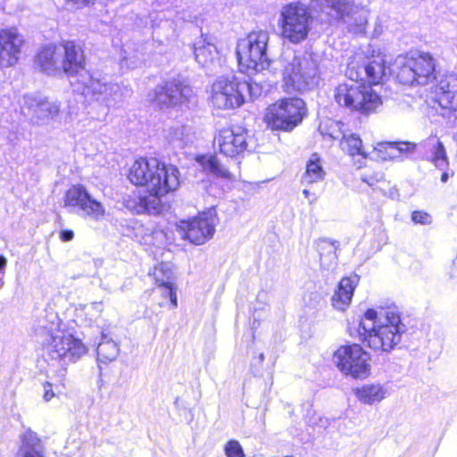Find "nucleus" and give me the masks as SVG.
Segmentation results:
<instances>
[{
	"label": "nucleus",
	"mask_w": 457,
	"mask_h": 457,
	"mask_svg": "<svg viewBox=\"0 0 457 457\" xmlns=\"http://www.w3.org/2000/svg\"><path fill=\"white\" fill-rule=\"evenodd\" d=\"M128 180L145 195L139 196L140 207L147 212H160L162 197L175 192L180 186L178 167L157 158H137L127 172Z\"/></svg>",
	"instance_id": "obj_1"
},
{
	"label": "nucleus",
	"mask_w": 457,
	"mask_h": 457,
	"mask_svg": "<svg viewBox=\"0 0 457 457\" xmlns=\"http://www.w3.org/2000/svg\"><path fill=\"white\" fill-rule=\"evenodd\" d=\"M348 332L367 348L376 353H389L401 342L404 332L400 313L391 308L367 309Z\"/></svg>",
	"instance_id": "obj_2"
},
{
	"label": "nucleus",
	"mask_w": 457,
	"mask_h": 457,
	"mask_svg": "<svg viewBox=\"0 0 457 457\" xmlns=\"http://www.w3.org/2000/svg\"><path fill=\"white\" fill-rule=\"evenodd\" d=\"M269 40L267 31L255 30L238 41L237 56L242 72L251 76L270 67V61L267 54Z\"/></svg>",
	"instance_id": "obj_3"
},
{
	"label": "nucleus",
	"mask_w": 457,
	"mask_h": 457,
	"mask_svg": "<svg viewBox=\"0 0 457 457\" xmlns=\"http://www.w3.org/2000/svg\"><path fill=\"white\" fill-rule=\"evenodd\" d=\"M254 88H257V86L240 80L235 75L221 76L217 78L211 87L210 101L217 109L238 108L245 101L253 98Z\"/></svg>",
	"instance_id": "obj_4"
},
{
	"label": "nucleus",
	"mask_w": 457,
	"mask_h": 457,
	"mask_svg": "<svg viewBox=\"0 0 457 457\" xmlns=\"http://www.w3.org/2000/svg\"><path fill=\"white\" fill-rule=\"evenodd\" d=\"M311 21L312 13L305 4L291 3L285 5L278 18L281 37L292 44L301 43L309 34Z\"/></svg>",
	"instance_id": "obj_5"
},
{
	"label": "nucleus",
	"mask_w": 457,
	"mask_h": 457,
	"mask_svg": "<svg viewBox=\"0 0 457 457\" xmlns=\"http://www.w3.org/2000/svg\"><path fill=\"white\" fill-rule=\"evenodd\" d=\"M307 114L306 104L299 97H285L267 108L266 120L273 128L291 131Z\"/></svg>",
	"instance_id": "obj_6"
},
{
	"label": "nucleus",
	"mask_w": 457,
	"mask_h": 457,
	"mask_svg": "<svg viewBox=\"0 0 457 457\" xmlns=\"http://www.w3.org/2000/svg\"><path fill=\"white\" fill-rule=\"evenodd\" d=\"M217 220V214L214 212L204 211L191 218L179 220L176 229L181 239L195 245H202L213 237Z\"/></svg>",
	"instance_id": "obj_7"
},
{
	"label": "nucleus",
	"mask_w": 457,
	"mask_h": 457,
	"mask_svg": "<svg viewBox=\"0 0 457 457\" xmlns=\"http://www.w3.org/2000/svg\"><path fill=\"white\" fill-rule=\"evenodd\" d=\"M321 12L331 17L342 20L347 25L348 31L359 35L363 34L368 23V12L354 6L346 0H316Z\"/></svg>",
	"instance_id": "obj_8"
},
{
	"label": "nucleus",
	"mask_w": 457,
	"mask_h": 457,
	"mask_svg": "<svg viewBox=\"0 0 457 457\" xmlns=\"http://www.w3.org/2000/svg\"><path fill=\"white\" fill-rule=\"evenodd\" d=\"M336 365L339 370L353 378L369 376L370 354L356 343L340 345L334 353Z\"/></svg>",
	"instance_id": "obj_9"
},
{
	"label": "nucleus",
	"mask_w": 457,
	"mask_h": 457,
	"mask_svg": "<svg viewBox=\"0 0 457 457\" xmlns=\"http://www.w3.org/2000/svg\"><path fill=\"white\" fill-rule=\"evenodd\" d=\"M399 145H349L347 153L357 169L366 166L368 162H387L399 158L403 152L412 151L416 145H407L406 149Z\"/></svg>",
	"instance_id": "obj_10"
},
{
	"label": "nucleus",
	"mask_w": 457,
	"mask_h": 457,
	"mask_svg": "<svg viewBox=\"0 0 457 457\" xmlns=\"http://www.w3.org/2000/svg\"><path fill=\"white\" fill-rule=\"evenodd\" d=\"M77 81L80 84L79 89L86 98L101 103L102 113L97 119L104 118L108 113L109 105L118 95L119 85L95 78L88 71L80 73Z\"/></svg>",
	"instance_id": "obj_11"
},
{
	"label": "nucleus",
	"mask_w": 457,
	"mask_h": 457,
	"mask_svg": "<svg viewBox=\"0 0 457 457\" xmlns=\"http://www.w3.org/2000/svg\"><path fill=\"white\" fill-rule=\"evenodd\" d=\"M284 87L287 92L309 91L313 85L312 61L294 56L283 69Z\"/></svg>",
	"instance_id": "obj_12"
},
{
	"label": "nucleus",
	"mask_w": 457,
	"mask_h": 457,
	"mask_svg": "<svg viewBox=\"0 0 457 457\" xmlns=\"http://www.w3.org/2000/svg\"><path fill=\"white\" fill-rule=\"evenodd\" d=\"M44 347L48 357L54 361L68 359L75 361L87 352V347L81 339L71 333L52 335Z\"/></svg>",
	"instance_id": "obj_13"
},
{
	"label": "nucleus",
	"mask_w": 457,
	"mask_h": 457,
	"mask_svg": "<svg viewBox=\"0 0 457 457\" xmlns=\"http://www.w3.org/2000/svg\"><path fill=\"white\" fill-rule=\"evenodd\" d=\"M63 206L80 211L86 216L98 220L104 217V204L92 197L82 184L71 185L64 193Z\"/></svg>",
	"instance_id": "obj_14"
},
{
	"label": "nucleus",
	"mask_w": 457,
	"mask_h": 457,
	"mask_svg": "<svg viewBox=\"0 0 457 457\" xmlns=\"http://www.w3.org/2000/svg\"><path fill=\"white\" fill-rule=\"evenodd\" d=\"M193 87L180 81H167L154 89L153 102L161 109L187 105L195 102Z\"/></svg>",
	"instance_id": "obj_15"
},
{
	"label": "nucleus",
	"mask_w": 457,
	"mask_h": 457,
	"mask_svg": "<svg viewBox=\"0 0 457 457\" xmlns=\"http://www.w3.org/2000/svg\"><path fill=\"white\" fill-rule=\"evenodd\" d=\"M21 112L31 122L42 125L58 116L60 104L38 95L27 94L22 98Z\"/></svg>",
	"instance_id": "obj_16"
},
{
	"label": "nucleus",
	"mask_w": 457,
	"mask_h": 457,
	"mask_svg": "<svg viewBox=\"0 0 457 457\" xmlns=\"http://www.w3.org/2000/svg\"><path fill=\"white\" fill-rule=\"evenodd\" d=\"M345 75L353 82L363 81L378 85L386 76V67L382 59H368L361 65L352 61L347 65Z\"/></svg>",
	"instance_id": "obj_17"
},
{
	"label": "nucleus",
	"mask_w": 457,
	"mask_h": 457,
	"mask_svg": "<svg viewBox=\"0 0 457 457\" xmlns=\"http://www.w3.org/2000/svg\"><path fill=\"white\" fill-rule=\"evenodd\" d=\"M434 101L445 111L457 112V75L441 76L433 89Z\"/></svg>",
	"instance_id": "obj_18"
},
{
	"label": "nucleus",
	"mask_w": 457,
	"mask_h": 457,
	"mask_svg": "<svg viewBox=\"0 0 457 457\" xmlns=\"http://www.w3.org/2000/svg\"><path fill=\"white\" fill-rule=\"evenodd\" d=\"M23 37L16 29L0 31V67L12 66L19 60Z\"/></svg>",
	"instance_id": "obj_19"
},
{
	"label": "nucleus",
	"mask_w": 457,
	"mask_h": 457,
	"mask_svg": "<svg viewBox=\"0 0 457 457\" xmlns=\"http://www.w3.org/2000/svg\"><path fill=\"white\" fill-rule=\"evenodd\" d=\"M62 53V63L63 73L78 79L85 71V57L81 47L71 40H63L59 44Z\"/></svg>",
	"instance_id": "obj_20"
},
{
	"label": "nucleus",
	"mask_w": 457,
	"mask_h": 457,
	"mask_svg": "<svg viewBox=\"0 0 457 457\" xmlns=\"http://www.w3.org/2000/svg\"><path fill=\"white\" fill-rule=\"evenodd\" d=\"M358 284L359 276L355 273L343 277L331 297L332 306L338 311H345L352 303Z\"/></svg>",
	"instance_id": "obj_21"
},
{
	"label": "nucleus",
	"mask_w": 457,
	"mask_h": 457,
	"mask_svg": "<svg viewBox=\"0 0 457 457\" xmlns=\"http://www.w3.org/2000/svg\"><path fill=\"white\" fill-rule=\"evenodd\" d=\"M363 86L353 81L350 85H339L335 95L336 101L340 105L363 112Z\"/></svg>",
	"instance_id": "obj_22"
},
{
	"label": "nucleus",
	"mask_w": 457,
	"mask_h": 457,
	"mask_svg": "<svg viewBox=\"0 0 457 457\" xmlns=\"http://www.w3.org/2000/svg\"><path fill=\"white\" fill-rule=\"evenodd\" d=\"M413 71L417 74V84L427 85L436 79L435 60L428 53H416L410 56Z\"/></svg>",
	"instance_id": "obj_23"
},
{
	"label": "nucleus",
	"mask_w": 457,
	"mask_h": 457,
	"mask_svg": "<svg viewBox=\"0 0 457 457\" xmlns=\"http://www.w3.org/2000/svg\"><path fill=\"white\" fill-rule=\"evenodd\" d=\"M37 63L41 70L49 75L62 74V53L59 45H49L42 48L37 54Z\"/></svg>",
	"instance_id": "obj_24"
},
{
	"label": "nucleus",
	"mask_w": 457,
	"mask_h": 457,
	"mask_svg": "<svg viewBox=\"0 0 457 457\" xmlns=\"http://www.w3.org/2000/svg\"><path fill=\"white\" fill-rule=\"evenodd\" d=\"M343 124L338 121L328 119L320 123L319 132L320 140L324 141H339L340 143H349L350 141L361 143V139L358 135L353 133H345L343 130Z\"/></svg>",
	"instance_id": "obj_25"
},
{
	"label": "nucleus",
	"mask_w": 457,
	"mask_h": 457,
	"mask_svg": "<svg viewBox=\"0 0 457 457\" xmlns=\"http://www.w3.org/2000/svg\"><path fill=\"white\" fill-rule=\"evenodd\" d=\"M195 61L204 68L212 69L219 62L217 47L211 43L199 39L194 44Z\"/></svg>",
	"instance_id": "obj_26"
},
{
	"label": "nucleus",
	"mask_w": 457,
	"mask_h": 457,
	"mask_svg": "<svg viewBox=\"0 0 457 457\" xmlns=\"http://www.w3.org/2000/svg\"><path fill=\"white\" fill-rule=\"evenodd\" d=\"M195 160L204 168H207L213 176L228 181L235 179V176L228 167L218 159L216 155L201 154L197 155Z\"/></svg>",
	"instance_id": "obj_27"
},
{
	"label": "nucleus",
	"mask_w": 457,
	"mask_h": 457,
	"mask_svg": "<svg viewBox=\"0 0 457 457\" xmlns=\"http://www.w3.org/2000/svg\"><path fill=\"white\" fill-rule=\"evenodd\" d=\"M357 399L365 404H374L385 398L386 391L379 384H366L353 388Z\"/></svg>",
	"instance_id": "obj_28"
},
{
	"label": "nucleus",
	"mask_w": 457,
	"mask_h": 457,
	"mask_svg": "<svg viewBox=\"0 0 457 457\" xmlns=\"http://www.w3.org/2000/svg\"><path fill=\"white\" fill-rule=\"evenodd\" d=\"M150 276L153 278L154 286L176 285L173 267L168 262L155 264Z\"/></svg>",
	"instance_id": "obj_29"
},
{
	"label": "nucleus",
	"mask_w": 457,
	"mask_h": 457,
	"mask_svg": "<svg viewBox=\"0 0 457 457\" xmlns=\"http://www.w3.org/2000/svg\"><path fill=\"white\" fill-rule=\"evenodd\" d=\"M361 180L373 190H378L381 193H386L390 187V181L386 179L382 170L378 168L365 171L361 175Z\"/></svg>",
	"instance_id": "obj_30"
},
{
	"label": "nucleus",
	"mask_w": 457,
	"mask_h": 457,
	"mask_svg": "<svg viewBox=\"0 0 457 457\" xmlns=\"http://www.w3.org/2000/svg\"><path fill=\"white\" fill-rule=\"evenodd\" d=\"M316 250L320 255V267H329L337 262V250L335 243L321 239L318 242Z\"/></svg>",
	"instance_id": "obj_31"
},
{
	"label": "nucleus",
	"mask_w": 457,
	"mask_h": 457,
	"mask_svg": "<svg viewBox=\"0 0 457 457\" xmlns=\"http://www.w3.org/2000/svg\"><path fill=\"white\" fill-rule=\"evenodd\" d=\"M155 289L159 290L156 303L160 307H178L177 285L154 286L152 291Z\"/></svg>",
	"instance_id": "obj_32"
},
{
	"label": "nucleus",
	"mask_w": 457,
	"mask_h": 457,
	"mask_svg": "<svg viewBox=\"0 0 457 457\" xmlns=\"http://www.w3.org/2000/svg\"><path fill=\"white\" fill-rule=\"evenodd\" d=\"M399 70L396 73L398 81L404 85H414L417 83L416 73L413 71L411 59L410 56L402 57L397 60Z\"/></svg>",
	"instance_id": "obj_33"
},
{
	"label": "nucleus",
	"mask_w": 457,
	"mask_h": 457,
	"mask_svg": "<svg viewBox=\"0 0 457 457\" xmlns=\"http://www.w3.org/2000/svg\"><path fill=\"white\" fill-rule=\"evenodd\" d=\"M246 136L242 128L237 127L223 128L215 137L214 141L217 143H246Z\"/></svg>",
	"instance_id": "obj_34"
},
{
	"label": "nucleus",
	"mask_w": 457,
	"mask_h": 457,
	"mask_svg": "<svg viewBox=\"0 0 457 457\" xmlns=\"http://www.w3.org/2000/svg\"><path fill=\"white\" fill-rule=\"evenodd\" d=\"M164 138L170 143L184 140L189 141L191 140L190 129L181 125L170 127L165 130Z\"/></svg>",
	"instance_id": "obj_35"
},
{
	"label": "nucleus",
	"mask_w": 457,
	"mask_h": 457,
	"mask_svg": "<svg viewBox=\"0 0 457 457\" xmlns=\"http://www.w3.org/2000/svg\"><path fill=\"white\" fill-rule=\"evenodd\" d=\"M363 112L375 111L381 104L380 96L370 86H363Z\"/></svg>",
	"instance_id": "obj_36"
},
{
	"label": "nucleus",
	"mask_w": 457,
	"mask_h": 457,
	"mask_svg": "<svg viewBox=\"0 0 457 457\" xmlns=\"http://www.w3.org/2000/svg\"><path fill=\"white\" fill-rule=\"evenodd\" d=\"M247 145H220V152L227 158H237L246 149Z\"/></svg>",
	"instance_id": "obj_37"
},
{
	"label": "nucleus",
	"mask_w": 457,
	"mask_h": 457,
	"mask_svg": "<svg viewBox=\"0 0 457 457\" xmlns=\"http://www.w3.org/2000/svg\"><path fill=\"white\" fill-rule=\"evenodd\" d=\"M224 452L227 457H245L241 445L236 439H230L227 442Z\"/></svg>",
	"instance_id": "obj_38"
},
{
	"label": "nucleus",
	"mask_w": 457,
	"mask_h": 457,
	"mask_svg": "<svg viewBox=\"0 0 457 457\" xmlns=\"http://www.w3.org/2000/svg\"><path fill=\"white\" fill-rule=\"evenodd\" d=\"M431 160L437 167L446 168L448 166L449 162L444 145H436Z\"/></svg>",
	"instance_id": "obj_39"
},
{
	"label": "nucleus",
	"mask_w": 457,
	"mask_h": 457,
	"mask_svg": "<svg viewBox=\"0 0 457 457\" xmlns=\"http://www.w3.org/2000/svg\"><path fill=\"white\" fill-rule=\"evenodd\" d=\"M21 443L24 447H34L40 445L41 440L37 437V434L30 429L26 430L21 436Z\"/></svg>",
	"instance_id": "obj_40"
},
{
	"label": "nucleus",
	"mask_w": 457,
	"mask_h": 457,
	"mask_svg": "<svg viewBox=\"0 0 457 457\" xmlns=\"http://www.w3.org/2000/svg\"><path fill=\"white\" fill-rule=\"evenodd\" d=\"M411 220L415 223H420L421 225H428L432 222L431 215L425 211H413L411 212Z\"/></svg>",
	"instance_id": "obj_41"
},
{
	"label": "nucleus",
	"mask_w": 457,
	"mask_h": 457,
	"mask_svg": "<svg viewBox=\"0 0 457 457\" xmlns=\"http://www.w3.org/2000/svg\"><path fill=\"white\" fill-rule=\"evenodd\" d=\"M314 161L309 160L306 165V170L302 177V183L305 185H312L314 181Z\"/></svg>",
	"instance_id": "obj_42"
},
{
	"label": "nucleus",
	"mask_w": 457,
	"mask_h": 457,
	"mask_svg": "<svg viewBox=\"0 0 457 457\" xmlns=\"http://www.w3.org/2000/svg\"><path fill=\"white\" fill-rule=\"evenodd\" d=\"M42 386L44 388V400L46 402L51 401L55 396V394L53 390V384L50 383L49 381H45Z\"/></svg>",
	"instance_id": "obj_43"
},
{
	"label": "nucleus",
	"mask_w": 457,
	"mask_h": 457,
	"mask_svg": "<svg viewBox=\"0 0 457 457\" xmlns=\"http://www.w3.org/2000/svg\"><path fill=\"white\" fill-rule=\"evenodd\" d=\"M108 346H109V344L105 343V344H100L99 346L97 347L98 357L101 358L103 361H112L116 357V352L110 356L105 355L104 352Z\"/></svg>",
	"instance_id": "obj_44"
},
{
	"label": "nucleus",
	"mask_w": 457,
	"mask_h": 457,
	"mask_svg": "<svg viewBox=\"0 0 457 457\" xmlns=\"http://www.w3.org/2000/svg\"><path fill=\"white\" fill-rule=\"evenodd\" d=\"M74 238V232L71 229H62L60 231V239L62 242H70Z\"/></svg>",
	"instance_id": "obj_45"
},
{
	"label": "nucleus",
	"mask_w": 457,
	"mask_h": 457,
	"mask_svg": "<svg viewBox=\"0 0 457 457\" xmlns=\"http://www.w3.org/2000/svg\"><path fill=\"white\" fill-rule=\"evenodd\" d=\"M67 2L71 3L72 4L79 8L93 3L94 0H67Z\"/></svg>",
	"instance_id": "obj_46"
},
{
	"label": "nucleus",
	"mask_w": 457,
	"mask_h": 457,
	"mask_svg": "<svg viewBox=\"0 0 457 457\" xmlns=\"http://www.w3.org/2000/svg\"><path fill=\"white\" fill-rule=\"evenodd\" d=\"M22 457H46V456L42 451L34 450V451H26L22 454Z\"/></svg>",
	"instance_id": "obj_47"
},
{
	"label": "nucleus",
	"mask_w": 457,
	"mask_h": 457,
	"mask_svg": "<svg viewBox=\"0 0 457 457\" xmlns=\"http://www.w3.org/2000/svg\"><path fill=\"white\" fill-rule=\"evenodd\" d=\"M315 171H316V179H323L325 173L322 170L321 166L319 164V161L317 159H316V169H315Z\"/></svg>",
	"instance_id": "obj_48"
},
{
	"label": "nucleus",
	"mask_w": 457,
	"mask_h": 457,
	"mask_svg": "<svg viewBox=\"0 0 457 457\" xmlns=\"http://www.w3.org/2000/svg\"><path fill=\"white\" fill-rule=\"evenodd\" d=\"M6 263H7L6 258L3 255H0V270H4V268L6 267Z\"/></svg>",
	"instance_id": "obj_49"
},
{
	"label": "nucleus",
	"mask_w": 457,
	"mask_h": 457,
	"mask_svg": "<svg viewBox=\"0 0 457 457\" xmlns=\"http://www.w3.org/2000/svg\"><path fill=\"white\" fill-rule=\"evenodd\" d=\"M448 173L446 171L443 172L441 175V181L445 183L448 180Z\"/></svg>",
	"instance_id": "obj_50"
},
{
	"label": "nucleus",
	"mask_w": 457,
	"mask_h": 457,
	"mask_svg": "<svg viewBox=\"0 0 457 457\" xmlns=\"http://www.w3.org/2000/svg\"><path fill=\"white\" fill-rule=\"evenodd\" d=\"M383 143H411L410 141H384Z\"/></svg>",
	"instance_id": "obj_51"
},
{
	"label": "nucleus",
	"mask_w": 457,
	"mask_h": 457,
	"mask_svg": "<svg viewBox=\"0 0 457 457\" xmlns=\"http://www.w3.org/2000/svg\"><path fill=\"white\" fill-rule=\"evenodd\" d=\"M303 193L305 195L306 197L310 195V191L307 189H303Z\"/></svg>",
	"instance_id": "obj_52"
},
{
	"label": "nucleus",
	"mask_w": 457,
	"mask_h": 457,
	"mask_svg": "<svg viewBox=\"0 0 457 457\" xmlns=\"http://www.w3.org/2000/svg\"><path fill=\"white\" fill-rule=\"evenodd\" d=\"M3 286V279L0 278V287Z\"/></svg>",
	"instance_id": "obj_53"
},
{
	"label": "nucleus",
	"mask_w": 457,
	"mask_h": 457,
	"mask_svg": "<svg viewBox=\"0 0 457 457\" xmlns=\"http://www.w3.org/2000/svg\"><path fill=\"white\" fill-rule=\"evenodd\" d=\"M285 457H293V456H285Z\"/></svg>",
	"instance_id": "obj_54"
}]
</instances>
